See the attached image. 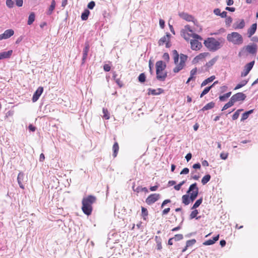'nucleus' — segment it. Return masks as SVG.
<instances>
[{"instance_id":"f257e3e1","label":"nucleus","mask_w":258,"mask_h":258,"mask_svg":"<svg viewBox=\"0 0 258 258\" xmlns=\"http://www.w3.org/2000/svg\"><path fill=\"white\" fill-rule=\"evenodd\" d=\"M96 201V197L92 195L88 196L82 199V210L85 214L87 216H89L91 214L93 210L92 205L95 203Z\"/></svg>"},{"instance_id":"f03ea898","label":"nucleus","mask_w":258,"mask_h":258,"mask_svg":"<svg viewBox=\"0 0 258 258\" xmlns=\"http://www.w3.org/2000/svg\"><path fill=\"white\" fill-rule=\"evenodd\" d=\"M173 59L176 67L173 69V71L175 73L179 72L185 66V62L187 59V56L183 54H180V62L178 63L179 54L176 50L173 51Z\"/></svg>"},{"instance_id":"7ed1b4c3","label":"nucleus","mask_w":258,"mask_h":258,"mask_svg":"<svg viewBox=\"0 0 258 258\" xmlns=\"http://www.w3.org/2000/svg\"><path fill=\"white\" fill-rule=\"evenodd\" d=\"M166 67L165 63L162 60L157 61L156 62V73L157 80L161 81H165L167 76V72L165 71Z\"/></svg>"},{"instance_id":"20e7f679","label":"nucleus","mask_w":258,"mask_h":258,"mask_svg":"<svg viewBox=\"0 0 258 258\" xmlns=\"http://www.w3.org/2000/svg\"><path fill=\"white\" fill-rule=\"evenodd\" d=\"M181 36L185 40H189L190 37L194 39H200L202 40L201 37L195 33L193 30H192L189 25H187L184 26V28L181 30Z\"/></svg>"},{"instance_id":"39448f33","label":"nucleus","mask_w":258,"mask_h":258,"mask_svg":"<svg viewBox=\"0 0 258 258\" xmlns=\"http://www.w3.org/2000/svg\"><path fill=\"white\" fill-rule=\"evenodd\" d=\"M204 44L210 50L215 51L220 47V43L214 38H208L204 41Z\"/></svg>"},{"instance_id":"423d86ee","label":"nucleus","mask_w":258,"mask_h":258,"mask_svg":"<svg viewBox=\"0 0 258 258\" xmlns=\"http://www.w3.org/2000/svg\"><path fill=\"white\" fill-rule=\"evenodd\" d=\"M257 51L256 44L248 45L242 47L238 53L239 57L247 56L248 53L254 54Z\"/></svg>"},{"instance_id":"0eeeda50","label":"nucleus","mask_w":258,"mask_h":258,"mask_svg":"<svg viewBox=\"0 0 258 258\" xmlns=\"http://www.w3.org/2000/svg\"><path fill=\"white\" fill-rule=\"evenodd\" d=\"M227 40L235 45H240L243 43V38L238 33L233 32L227 36Z\"/></svg>"},{"instance_id":"6e6552de","label":"nucleus","mask_w":258,"mask_h":258,"mask_svg":"<svg viewBox=\"0 0 258 258\" xmlns=\"http://www.w3.org/2000/svg\"><path fill=\"white\" fill-rule=\"evenodd\" d=\"M190 196L191 201L193 202L197 198L199 194V188L196 183L191 184L187 191Z\"/></svg>"},{"instance_id":"1a4fd4ad","label":"nucleus","mask_w":258,"mask_h":258,"mask_svg":"<svg viewBox=\"0 0 258 258\" xmlns=\"http://www.w3.org/2000/svg\"><path fill=\"white\" fill-rule=\"evenodd\" d=\"M170 37L171 35L169 33H167L165 36H163L159 39L158 41L159 45H163L165 44L167 48H169L171 46L170 42Z\"/></svg>"},{"instance_id":"9d476101","label":"nucleus","mask_w":258,"mask_h":258,"mask_svg":"<svg viewBox=\"0 0 258 258\" xmlns=\"http://www.w3.org/2000/svg\"><path fill=\"white\" fill-rule=\"evenodd\" d=\"M160 198L159 194H152L149 195L146 199V203L150 205L157 201Z\"/></svg>"},{"instance_id":"9b49d317","label":"nucleus","mask_w":258,"mask_h":258,"mask_svg":"<svg viewBox=\"0 0 258 258\" xmlns=\"http://www.w3.org/2000/svg\"><path fill=\"white\" fill-rule=\"evenodd\" d=\"M246 95L242 92H239L233 95L231 97V99L234 103V104L238 101H242L246 98Z\"/></svg>"},{"instance_id":"f8f14e48","label":"nucleus","mask_w":258,"mask_h":258,"mask_svg":"<svg viewBox=\"0 0 258 258\" xmlns=\"http://www.w3.org/2000/svg\"><path fill=\"white\" fill-rule=\"evenodd\" d=\"M209 55L208 52H203L196 56L192 60V63L196 64L200 61H204L205 58Z\"/></svg>"},{"instance_id":"ddd939ff","label":"nucleus","mask_w":258,"mask_h":258,"mask_svg":"<svg viewBox=\"0 0 258 258\" xmlns=\"http://www.w3.org/2000/svg\"><path fill=\"white\" fill-rule=\"evenodd\" d=\"M14 34V31L13 29H8L0 35V40L7 39L12 36Z\"/></svg>"},{"instance_id":"4468645a","label":"nucleus","mask_w":258,"mask_h":258,"mask_svg":"<svg viewBox=\"0 0 258 258\" xmlns=\"http://www.w3.org/2000/svg\"><path fill=\"white\" fill-rule=\"evenodd\" d=\"M199 39H194L192 40H191L190 41V45H191V48L192 50H199L202 47V43L198 41Z\"/></svg>"},{"instance_id":"2eb2a0df","label":"nucleus","mask_w":258,"mask_h":258,"mask_svg":"<svg viewBox=\"0 0 258 258\" xmlns=\"http://www.w3.org/2000/svg\"><path fill=\"white\" fill-rule=\"evenodd\" d=\"M254 62V61H252L245 65L243 72L241 73V77H245L248 75L250 71L252 69Z\"/></svg>"},{"instance_id":"dca6fc26","label":"nucleus","mask_w":258,"mask_h":258,"mask_svg":"<svg viewBox=\"0 0 258 258\" xmlns=\"http://www.w3.org/2000/svg\"><path fill=\"white\" fill-rule=\"evenodd\" d=\"M43 92V88L42 87H39L38 88L37 90L35 92L32 97V101L35 102L37 101L42 93Z\"/></svg>"},{"instance_id":"f3484780","label":"nucleus","mask_w":258,"mask_h":258,"mask_svg":"<svg viewBox=\"0 0 258 258\" xmlns=\"http://www.w3.org/2000/svg\"><path fill=\"white\" fill-rule=\"evenodd\" d=\"M179 16L182 19L186 20V21L193 22L194 23H195V19L194 17L190 15L185 13H181L179 14Z\"/></svg>"},{"instance_id":"a211bd4d","label":"nucleus","mask_w":258,"mask_h":258,"mask_svg":"<svg viewBox=\"0 0 258 258\" xmlns=\"http://www.w3.org/2000/svg\"><path fill=\"white\" fill-rule=\"evenodd\" d=\"M164 92V90L162 88H158L157 89H149L148 94L152 95H160Z\"/></svg>"},{"instance_id":"6ab92c4d","label":"nucleus","mask_w":258,"mask_h":258,"mask_svg":"<svg viewBox=\"0 0 258 258\" xmlns=\"http://www.w3.org/2000/svg\"><path fill=\"white\" fill-rule=\"evenodd\" d=\"M257 29L256 23L252 24L250 27L247 30V35L248 37H251L255 32Z\"/></svg>"},{"instance_id":"aec40b11","label":"nucleus","mask_w":258,"mask_h":258,"mask_svg":"<svg viewBox=\"0 0 258 258\" xmlns=\"http://www.w3.org/2000/svg\"><path fill=\"white\" fill-rule=\"evenodd\" d=\"M13 53V50H10L8 51H4L0 53V60L10 58Z\"/></svg>"},{"instance_id":"412c9836","label":"nucleus","mask_w":258,"mask_h":258,"mask_svg":"<svg viewBox=\"0 0 258 258\" xmlns=\"http://www.w3.org/2000/svg\"><path fill=\"white\" fill-rule=\"evenodd\" d=\"M219 238V235H217V236L213 237V239H209L208 240L205 241L203 244L205 245H210L213 244L215 243L216 241H217Z\"/></svg>"},{"instance_id":"4be33fe9","label":"nucleus","mask_w":258,"mask_h":258,"mask_svg":"<svg viewBox=\"0 0 258 258\" xmlns=\"http://www.w3.org/2000/svg\"><path fill=\"white\" fill-rule=\"evenodd\" d=\"M182 202L185 205H188L191 201L190 196L189 195H184L182 197Z\"/></svg>"},{"instance_id":"5701e85b","label":"nucleus","mask_w":258,"mask_h":258,"mask_svg":"<svg viewBox=\"0 0 258 258\" xmlns=\"http://www.w3.org/2000/svg\"><path fill=\"white\" fill-rule=\"evenodd\" d=\"M89 50V45L88 43H87V44H86L85 47L83 50L82 60L84 62L85 61V60L87 58Z\"/></svg>"},{"instance_id":"b1692460","label":"nucleus","mask_w":258,"mask_h":258,"mask_svg":"<svg viewBox=\"0 0 258 258\" xmlns=\"http://www.w3.org/2000/svg\"><path fill=\"white\" fill-rule=\"evenodd\" d=\"M23 178H24V174L21 172L19 173L18 174V175L17 177V180H18V182L19 183V185L22 189L24 188V186L22 183V181L23 180Z\"/></svg>"},{"instance_id":"393cba45","label":"nucleus","mask_w":258,"mask_h":258,"mask_svg":"<svg viewBox=\"0 0 258 258\" xmlns=\"http://www.w3.org/2000/svg\"><path fill=\"white\" fill-rule=\"evenodd\" d=\"M113 78L115 80L116 83L118 85L120 88H121L123 86V84L122 82L120 80L119 78H118L117 75L115 72H113Z\"/></svg>"},{"instance_id":"a878e982","label":"nucleus","mask_w":258,"mask_h":258,"mask_svg":"<svg viewBox=\"0 0 258 258\" xmlns=\"http://www.w3.org/2000/svg\"><path fill=\"white\" fill-rule=\"evenodd\" d=\"M119 145L117 142H115L113 145L112 147V150L113 151V156L115 158L117 156V155L118 154V151H119Z\"/></svg>"},{"instance_id":"bb28decb","label":"nucleus","mask_w":258,"mask_h":258,"mask_svg":"<svg viewBox=\"0 0 258 258\" xmlns=\"http://www.w3.org/2000/svg\"><path fill=\"white\" fill-rule=\"evenodd\" d=\"M218 82L217 81H216L215 82L213 85H212L211 86H209V87H207L206 88H205L204 89V90L202 91V92L201 93V94H200V98H202L204 95H205L206 94H207L209 92V91L210 90V89L213 87V86L216 83H217Z\"/></svg>"},{"instance_id":"cd10ccee","label":"nucleus","mask_w":258,"mask_h":258,"mask_svg":"<svg viewBox=\"0 0 258 258\" xmlns=\"http://www.w3.org/2000/svg\"><path fill=\"white\" fill-rule=\"evenodd\" d=\"M253 112V109H251L248 111H246L244 113H243L242 114V116H241V121H244L245 120H246L249 116V115L252 113Z\"/></svg>"},{"instance_id":"c85d7f7f","label":"nucleus","mask_w":258,"mask_h":258,"mask_svg":"<svg viewBox=\"0 0 258 258\" xmlns=\"http://www.w3.org/2000/svg\"><path fill=\"white\" fill-rule=\"evenodd\" d=\"M155 239L157 243V249L160 250L162 248L161 238L159 236H156Z\"/></svg>"},{"instance_id":"c756f323","label":"nucleus","mask_w":258,"mask_h":258,"mask_svg":"<svg viewBox=\"0 0 258 258\" xmlns=\"http://www.w3.org/2000/svg\"><path fill=\"white\" fill-rule=\"evenodd\" d=\"M215 79V76H212L210 77L205 79L201 84V87H204L209 83L212 82Z\"/></svg>"},{"instance_id":"7c9ffc66","label":"nucleus","mask_w":258,"mask_h":258,"mask_svg":"<svg viewBox=\"0 0 258 258\" xmlns=\"http://www.w3.org/2000/svg\"><path fill=\"white\" fill-rule=\"evenodd\" d=\"M141 211H142V212H141L142 217H143V218L144 220H146L147 219L148 215V212L147 209L143 207H142Z\"/></svg>"},{"instance_id":"2f4dec72","label":"nucleus","mask_w":258,"mask_h":258,"mask_svg":"<svg viewBox=\"0 0 258 258\" xmlns=\"http://www.w3.org/2000/svg\"><path fill=\"white\" fill-rule=\"evenodd\" d=\"M56 3L54 0H52L51 3V5L48 8L47 14L48 15H51L55 9Z\"/></svg>"},{"instance_id":"473e14b6","label":"nucleus","mask_w":258,"mask_h":258,"mask_svg":"<svg viewBox=\"0 0 258 258\" xmlns=\"http://www.w3.org/2000/svg\"><path fill=\"white\" fill-rule=\"evenodd\" d=\"M217 58H218L217 57H215L212 58L211 60H210V61H209L208 62L206 63V67L207 68H211V67H212L215 63V62L217 61Z\"/></svg>"},{"instance_id":"72a5a7b5","label":"nucleus","mask_w":258,"mask_h":258,"mask_svg":"<svg viewBox=\"0 0 258 258\" xmlns=\"http://www.w3.org/2000/svg\"><path fill=\"white\" fill-rule=\"evenodd\" d=\"M90 11L88 10H85L84 12L81 15V19L82 20H87L90 14Z\"/></svg>"},{"instance_id":"f704fd0d","label":"nucleus","mask_w":258,"mask_h":258,"mask_svg":"<svg viewBox=\"0 0 258 258\" xmlns=\"http://www.w3.org/2000/svg\"><path fill=\"white\" fill-rule=\"evenodd\" d=\"M194 210H193L190 215H189V218L190 219H194V218H196V219H199L200 218V216L199 217H197V215L198 214L199 212H198V211L197 210H196V209H194Z\"/></svg>"},{"instance_id":"c9c22d12","label":"nucleus","mask_w":258,"mask_h":258,"mask_svg":"<svg viewBox=\"0 0 258 258\" xmlns=\"http://www.w3.org/2000/svg\"><path fill=\"white\" fill-rule=\"evenodd\" d=\"M211 179V175L210 174H207L205 175L202 179V183L203 185L206 184L207 183H208Z\"/></svg>"},{"instance_id":"e433bc0d","label":"nucleus","mask_w":258,"mask_h":258,"mask_svg":"<svg viewBox=\"0 0 258 258\" xmlns=\"http://www.w3.org/2000/svg\"><path fill=\"white\" fill-rule=\"evenodd\" d=\"M231 95V92H229L223 95L219 96V99L221 101H225Z\"/></svg>"},{"instance_id":"4c0bfd02","label":"nucleus","mask_w":258,"mask_h":258,"mask_svg":"<svg viewBox=\"0 0 258 258\" xmlns=\"http://www.w3.org/2000/svg\"><path fill=\"white\" fill-rule=\"evenodd\" d=\"M215 106V103L213 102H211L207 104L203 108V110H207L213 108Z\"/></svg>"},{"instance_id":"58836bf2","label":"nucleus","mask_w":258,"mask_h":258,"mask_svg":"<svg viewBox=\"0 0 258 258\" xmlns=\"http://www.w3.org/2000/svg\"><path fill=\"white\" fill-rule=\"evenodd\" d=\"M35 20V14L32 13L30 14L27 22L28 25H31Z\"/></svg>"},{"instance_id":"ea45409f","label":"nucleus","mask_w":258,"mask_h":258,"mask_svg":"<svg viewBox=\"0 0 258 258\" xmlns=\"http://www.w3.org/2000/svg\"><path fill=\"white\" fill-rule=\"evenodd\" d=\"M202 202H203V198H202L198 199L195 202V203L192 206V207H191V209L194 210V209H195L197 208L198 207H199L200 206V205L202 204Z\"/></svg>"},{"instance_id":"a19ab883","label":"nucleus","mask_w":258,"mask_h":258,"mask_svg":"<svg viewBox=\"0 0 258 258\" xmlns=\"http://www.w3.org/2000/svg\"><path fill=\"white\" fill-rule=\"evenodd\" d=\"M233 105H234V103L233 102L232 100L230 99V101L228 103L225 104L224 105V106L223 107L222 110V111L228 109V108L231 107Z\"/></svg>"},{"instance_id":"79ce46f5","label":"nucleus","mask_w":258,"mask_h":258,"mask_svg":"<svg viewBox=\"0 0 258 258\" xmlns=\"http://www.w3.org/2000/svg\"><path fill=\"white\" fill-rule=\"evenodd\" d=\"M102 111L103 113V118H104L105 119H109L110 116L108 109L107 108H103Z\"/></svg>"},{"instance_id":"37998d69","label":"nucleus","mask_w":258,"mask_h":258,"mask_svg":"<svg viewBox=\"0 0 258 258\" xmlns=\"http://www.w3.org/2000/svg\"><path fill=\"white\" fill-rule=\"evenodd\" d=\"M242 111V109H239L237 110L232 115V119L234 120L237 119L239 117L240 113Z\"/></svg>"},{"instance_id":"c03bdc74","label":"nucleus","mask_w":258,"mask_h":258,"mask_svg":"<svg viewBox=\"0 0 258 258\" xmlns=\"http://www.w3.org/2000/svg\"><path fill=\"white\" fill-rule=\"evenodd\" d=\"M146 77L145 73H141L139 77V81L142 83H144L146 81Z\"/></svg>"},{"instance_id":"a18cd8bd","label":"nucleus","mask_w":258,"mask_h":258,"mask_svg":"<svg viewBox=\"0 0 258 258\" xmlns=\"http://www.w3.org/2000/svg\"><path fill=\"white\" fill-rule=\"evenodd\" d=\"M245 26V22L244 20H241L240 22L236 25L235 29H242Z\"/></svg>"},{"instance_id":"49530a36","label":"nucleus","mask_w":258,"mask_h":258,"mask_svg":"<svg viewBox=\"0 0 258 258\" xmlns=\"http://www.w3.org/2000/svg\"><path fill=\"white\" fill-rule=\"evenodd\" d=\"M196 242V240L195 239L187 240L186 243V247H189L194 245Z\"/></svg>"},{"instance_id":"de8ad7c7","label":"nucleus","mask_w":258,"mask_h":258,"mask_svg":"<svg viewBox=\"0 0 258 258\" xmlns=\"http://www.w3.org/2000/svg\"><path fill=\"white\" fill-rule=\"evenodd\" d=\"M185 182V181L184 180L181 181V182H180L179 184L175 185L174 186V188L176 190H179L181 188V186L184 184Z\"/></svg>"},{"instance_id":"09e8293b","label":"nucleus","mask_w":258,"mask_h":258,"mask_svg":"<svg viewBox=\"0 0 258 258\" xmlns=\"http://www.w3.org/2000/svg\"><path fill=\"white\" fill-rule=\"evenodd\" d=\"M173 238L175 241H178L183 239V236L181 234H176Z\"/></svg>"},{"instance_id":"8fccbe9b","label":"nucleus","mask_w":258,"mask_h":258,"mask_svg":"<svg viewBox=\"0 0 258 258\" xmlns=\"http://www.w3.org/2000/svg\"><path fill=\"white\" fill-rule=\"evenodd\" d=\"M14 2L12 0H7L6 1V5L7 7L10 8H13L14 6Z\"/></svg>"},{"instance_id":"3c124183","label":"nucleus","mask_w":258,"mask_h":258,"mask_svg":"<svg viewBox=\"0 0 258 258\" xmlns=\"http://www.w3.org/2000/svg\"><path fill=\"white\" fill-rule=\"evenodd\" d=\"M197 71H198V70H197V68H194L190 72V76H191L193 77H195V76L197 74Z\"/></svg>"},{"instance_id":"603ef678","label":"nucleus","mask_w":258,"mask_h":258,"mask_svg":"<svg viewBox=\"0 0 258 258\" xmlns=\"http://www.w3.org/2000/svg\"><path fill=\"white\" fill-rule=\"evenodd\" d=\"M95 6V3L94 1H91L88 4L87 7L89 9H93Z\"/></svg>"},{"instance_id":"864d4df0","label":"nucleus","mask_w":258,"mask_h":258,"mask_svg":"<svg viewBox=\"0 0 258 258\" xmlns=\"http://www.w3.org/2000/svg\"><path fill=\"white\" fill-rule=\"evenodd\" d=\"M228 156V153H224L222 152L220 154V157L221 159L223 160H226Z\"/></svg>"},{"instance_id":"5fc2aeb1","label":"nucleus","mask_w":258,"mask_h":258,"mask_svg":"<svg viewBox=\"0 0 258 258\" xmlns=\"http://www.w3.org/2000/svg\"><path fill=\"white\" fill-rule=\"evenodd\" d=\"M103 69L105 72H109L110 71L111 67L109 64H105L103 66Z\"/></svg>"},{"instance_id":"6e6d98bb","label":"nucleus","mask_w":258,"mask_h":258,"mask_svg":"<svg viewBox=\"0 0 258 258\" xmlns=\"http://www.w3.org/2000/svg\"><path fill=\"white\" fill-rule=\"evenodd\" d=\"M232 22V19L230 17L226 18L225 23L227 25H230Z\"/></svg>"},{"instance_id":"4d7b16f0","label":"nucleus","mask_w":258,"mask_h":258,"mask_svg":"<svg viewBox=\"0 0 258 258\" xmlns=\"http://www.w3.org/2000/svg\"><path fill=\"white\" fill-rule=\"evenodd\" d=\"M16 4L18 7H22L23 4V0H15Z\"/></svg>"},{"instance_id":"13d9d810","label":"nucleus","mask_w":258,"mask_h":258,"mask_svg":"<svg viewBox=\"0 0 258 258\" xmlns=\"http://www.w3.org/2000/svg\"><path fill=\"white\" fill-rule=\"evenodd\" d=\"M134 186H133V189L134 191L137 192V193H139L140 192H141V189H142V187L139 186H138L136 189L134 188Z\"/></svg>"},{"instance_id":"bf43d9fd","label":"nucleus","mask_w":258,"mask_h":258,"mask_svg":"<svg viewBox=\"0 0 258 258\" xmlns=\"http://www.w3.org/2000/svg\"><path fill=\"white\" fill-rule=\"evenodd\" d=\"M189 172V169L188 168H183L182 171L180 172V174H186L188 173Z\"/></svg>"},{"instance_id":"052dcab7","label":"nucleus","mask_w":258,"mask_h":258,"mask_svg":"<svg viewBox=\"0 0 258 258\" xmlns=\"http://www.w3.org/2000/svg\"><path fill=\"white\" fill-rule=\"evenodd\" d=\"M214 13L216 15H217V16H220L221 15V11L219 9H216L214 10Z\"/></svg>"},{"instance_id":"680f3d73","label":"nucleus","mask_w":258,"mask_h":258,"mask_svg":"<svg viewBox=\"0 0 258 258\" xmlns=\"http://www.w3.org/2000/svg\"><path fill=\"white\" fill-rule=\"evenodd\" d=\"M247 83V82L245 81L243 84H238L237 85V86L235 87V90H237V89H238L240 88H241L242 87H243V86H244Z\"/></svg>"},{"instance_id":"e2e57ef3","label":"nucleus","mask_w":258,"mask_h":258,"mask_svg":"<svg viewBox=\"0 0 258 258\" xmlns=\"http://www.w3.org/2000/svg\"><path fill=\"white\" fill-rule=\"evenodd\" d=\"M163 58L167 61L169 59V55L168 53H164L163 55Z\"/></svg>"},{"instance_id":"0e129e2a","label":"nucleus","mask_w":258,"mask_h":258,"mask_svg":"<svg viewBox=\"0 0 258 258\" xmlns=\"http://www.w3.org/2000/svg\"><path fill=\"white\" fill-rule=\"evenodd\" d=\"M171 202V201L170 200H164L163 203L161 204V208H163L166 204L167 203H169Z\"/></svg>"},{"instance_id":"69168bd1","label":"nucleus","mask_w":258,"mask_h":258,"mask_svg":"<svg viewBox=\"0 0 258 258\" xmlns=\"http://www.w3.org/2000/svg\"><path fill=\"white\" fill-rule=\"evenodd\" d=\"M170 210L169 208H166L162 211V215H166L168 214Z\"/></svg>"},{"instance_id":"338daca9","label":"nucleus","mask_w":258,"mask_h":258,"mask_svg":"<svg viewBox=\"0 0 258 258\" xmlns=\"http://www.w3.org/2000/svg\"><path fill=\"white\" fill-rule=\"evenodd\" d=\"M191 157H192V155L191 153H189L187 154V155L185 156V159L187 162L189 161L191 159Z\"/></svg>"},{"instance_id":"774afa93","label":"nucleus","mask_w":258,"mask_h":258,"mask_svg":"<svg viewBox=\"0 0 258 258\" xmlns=\"http://www.w3.org/2000/svg\"><path fill=\"white\" fill-rule=\"evenodd\" d=\"M159 24H160V27L162 28H163L164 27V25H165V22H164V21L163 20H162V19H160V20H159Z\"/></svg>"}]
</instances>
